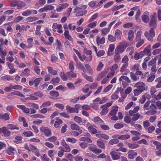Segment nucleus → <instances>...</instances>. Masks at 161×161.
<instances>
[{
	"instance_id": "obj_11",
	"label": "nucleus",
	"mask_w": 161,
	"mask_h": 161,
	"mask_svg": "<svg viewBox=\"0 0 161 161\" xmlns=\"http://www.w3.org/2000/svg\"><path fill=\"white\" fill-rule=\"evenodd\" d=\"M68 5L69 4L67 3L59 4L56 8V11L58 12H61L63 9L67 7Z\"/></svg>"
},
{
	"instance_id": "obj_42",
	"label": "nucleus",
	"mask_w": 161,
	"mask_h": 161,
	"mask_svg": "<svg viewBox=\"0 0 161 161\" xmlns=\"http://www.w3.org/2000/svg\"><path fill=\"white\" fill-rule=\"evenodd\" d=\"M87 10L80 11L76 13V16H82L86 15L87 14Z\"/></svg>"
},
{
	"instance_id": "obj_6",
	"label": "nucleus",
	"mask_w": 161,
	"mask_h": 161,
	"mask_svg": "<svg viewBox=\"0 0 161 161\" xmlns=\"http://www.w3.org/2000/svg\"><path fill=\"white\" fill-rule=\"evenodd\" d=\"M89 149L92 151L95 154H97L102 152V151L100 149H98L97 146L93 144H91V146L89 147Z\"/></svg>"
},
{
	"instance_id": "obj_63",
	"label": "nucleus",
	"mask_w": 161,
	"mask_h": 161,
	"mask_svg": "<svg viewBox=\"0 0 161 161\" xmlns=\"http://www.w3.org/2000/svg\"><path fill=\"white\" fill-rule=\"evenodd\" d=\"M23 134L25 136L29 137L33 135V133L31 131H25L23 133Z\"/></svg>"
},
{
	"instance_id": "obj_18",
	"label": "nucleus",
	"mask_w": 161,
	"mask_h": 161,
	"mask_svg": "<svg viewBox=\"0 0 161 161\" xmlns=\"http://www.w3.org/2000/svg\"><path fill=\"white\" fill-rule=\"evenodd\" d=\"M143 52H140L139 53H135L134 58L136 60L142 58L143 56Z\"/></svg>"
},
{
	"instance_id": "obj_50",
	"label": "nucleus",
	"mask_w": 161,
	"mask_h": 161,
	"mask_svg": "<svg viewBox=\"0 0 161 161\" xmlns=\"http://www.w3.org/2000/svg\"><path fill=\"white\" fill-rule=\"evenodd\" d=\"M85 52L86 53V54L87 55H89L90 56L89 58L90 60L89 61L91 62L92 59V51L91 50H87V49H85Z\"/></svg>"
},
{
	"instance_id": "obj_56",
	"label": "nucleus",
	"mask_w": 161,
	"mask_h": 161,
	"mask_svg": "<svg viewBox=\"0 0 161 161\" xmlns=\"http://www.w3.org/2000/svg\"><path fill=\"white\" fill-rule=\"evenodd\" d=\"M115 55L114 56V60L116 62H118L119 60L120 59V56L119 55V53H116L115 52Z\"/></svg>"
},
{
	"instance_id": "obj_27",
	"label": "nucleus",
	"mask_w": 161,
	"mask_h": 161,
	"mask_svg": "<svg viewBox=\"0 0 161 161\" xmlns=\"http://www.w3.org/2000/svg\"><path fill=\"white\" fill-rule=\"evenodd\" d=\"M31 149L32 151L37 156L39 157L40 156L39 152L38 150L35 147L32 146L31 147Z\"/></svg>"
},
{
	"instance_id": "obj_5",
	"label": "nucleus",
	"mask_w": 161,
	"mask_h": 161,
	"mask_svg": "<svg viewBox=\"0 0 161 161\" xmlns=\"http://www.w3.org/2000/svg\"><path fill=\"white\" fill-rule=\"evenodd\" d=\"M10 5L12 7L17 6L18 8L24 6L22 2L16 0H12L10 3Z\"/></svg>"
},
{
	"instance_id": "obj_60",
	"label": "nucleus",
	"mask_w": 161,
	"mask_h": 161,
	"mask_svg": "<svg viewBox=\"0 0 161 161\" xmlns=\"http://www.w3.org/2000/svg\"><path fill=\"white\" fill-rule=\"evenodd\" d=\"M54 7L51 5H47L44 7V9H45L46 11L53 10L54 9Z\"/></svg>"
},
{
	"instance_id": "obj_1",
	"label": "nucleus",
	"mask_w": 161,
	"mask_h": 161,
	"mask_svg": "<svg viewBox=\"0 0 161 161\" xmlns=\"http://www.w3.org/2000/svg\"><path fill=\"white\" fill-rule=\"evenodd\" d=\"M121 44L116 47L115 50L116 53H122L127 46V43L125 41L122 42Z\"/></svg>"
},
{
	"instance_id": "obj_20",
	"label": "nucleus",
	"mask_w": 161,
	"mask_h": 161,
	"mask_svg": "<svg viewBox=\"0 0 161 161\" xmlns=\"http://www.w3.org/2000/svg\"><path fill=\"white\" fill-rule=\"evenodd\" d=\"M145 90L137 88L133 90L135 96H137L142 92Z\"/></svg>"
},
{
	"instance_id": "obj_62",
	"label": "nucleus",
	"mask_w": 161,
	"mask_h": 161,
	"mask_svg": "<svg viewBox=\"0 0 161 161\" xmlns=\"http://www.w3.org/2000/svg\"><path fill=\"white\" fill-rule=\"evenodd\" d=\"M46 1L45 0H39L37 2L35 3L36 6H38L39 5L42 6L46 3Z\"/></svg>"
},
{
	"instance_id": "obj_10",
	"label": "nucleus",
	"mask_w": 161,
	"mask_h": 161,
	"mask_svg": "<svg viewBox=\"0 0 161 161\" xmlns=\"http://www.w3.org/2000/svg\"><path fill=\"white\" fill-rule=\"evenodd\" d=\"M149 13L147 12H144L142 15V20L144 23H148L149 21Z\"/></svg>"
},
{
	"instance_id": "obj_28",
	"label": "nucleus",
	"mask_w": 161,
	"mask_h": 161,
	"mask_svg": "<svg viewBox=\"0 0 161 161\" xmlns=\"http://www.w3.org/2000/svg\"><path fill=\"white\" fill-rule=\"evenodd\" d=\"M96 41L98 45H99L100 44H103L105 42V39L104 37H103L100 39L99 37H97Z\"/></svg>"
},
{
	"instance_id": "obj_55",
	"label": "nucleus",
	"mask_w": 161,
	"mask_h": 161,
	"mask_svg": "<svg viewBox=\"0 0 161 161\" xmlns=\"http://www.w3.org/2000/svg\"><path fill=\"white\" fill-rule=\"evenodd\" d=\"M30 117L32 118H45V117L44 116H43L42 114H33L31 115L30 116Z\"/></svg>"
},
{
	"instance_id": "obj_15",
	"label": "nucleus",
	"mask_w": 161,
	"mask_h": 161,
	"mask_svg": "<svg viewBox=\"0 0 161 161\" xmlns=\"http://www.w3.org/2000/svg\"><path fill=\"white\" fill-rule=\"evenodd\" d=\"M122 34L121 31L119 29L116 30L114 34V36L116 39L117 40H121V36Z\"/></svg>"
},
{
	"instance_id": "obj_9",
	"label": "nucleus",
	"mask_w": 161,
	"mask_h": 161,
	"mask_svg": "<svg viewBox=\"0 0 161 161\" xmlns=\"http://www.w3.org/2000/svg\"><path fill=\"white\" fill-rule=\"evenodd\" d=\"M135 87L139 88L145 90H146L147 89L146 88L145 84L142 82H138L134 85Z\"/></svg>"
},
{
	"instance_id": "obj_45",
	"label": "nucleus",
	"mask_w": 161,
	"mask_h": 161,
	"mask_svg": "<svg viewBox=\"0 0 161 161\" xmlns=\"http://www.w3.org/2000/svg\"><path fill=\"white\" fill-rule=\"evenodd\" d=\"M48 71L52 75H58L57 71L53 69L51 67H48Z\"/></svg>"
},
{
	"instance_id": "obj_35",
	"label": "nucleus",
	"mask_w": 161,
	"mask_h": 161,
	"mask_svg": "<svg viewBox=\"0 0 161 161\" xmlns=\"http://www.w3.org/2000/svg\"><path fill=\"white\" fill-rule=\"evenodd\" d=\"M101 108L102 109V110L100 113L101 115H105L108 113V108H105L103 105L101 106Z\"/></svg>"
},
{
	"instance_id": "obj_61",
	"label": "nucleus",
	"mask_w": 161,
	"mask_h": 161,
	"mask_svg": "<svg viewBox=\"0 0 161 161\" xmlns=\"http://www.w3.org/2000/svg\"><path fill=\"white\" fill-rule=\"evenodd\" d=\"M108 40L109 41L114 42H115L116 41V39L115 37V36H113L111 35H109L108 36Z\"/></svg>"
},
{
	"instance_id": "obj_58",
	"label": "nucleus",
	"mask_w": 161,
	"mask_h": 161,
	"mask_svg": "<svg viewBox=\"0 0 161 161\" xmlns=\"http://www.w3.org/2000/svg\"><path fill=\"white\" fill-rule=\"evenodd\" d=\"M7 126L8 127V128L12 130L16 129L17 130H19V128L16 126L15 125L12 124H9L7 125Z\"/></svg>"
},
{
	"instance_id": "obj_4",
	"label": "nucleus",
	"mask_w": 161,
	"mask_h": 161,
	"mask_svg": "<svg viewBox=\"0 0 161 161\" xmlns=\"http://www.w3.org/2000/svg\"><path fill=\"white\" fill-rule=\"evenodd\" d=\"M41 131L43 132L44 134L47 137H49L51 136L52 133L51 130L48 128L42 127L40 129Z\"/></svg>"
},
{
	"instance_id": "obj_64",
	"label": "nucleus",
	"mask_w": 161,
	"mask_h": 161,
	"mask_svg": "<svg viewBox=\"0 0 161 161\" xmlns=\"http://www.w3.org/2000/svg\"><path fill=\"white\" fill-rule=\"evenodd\" d=\"M147 96L148 95L146 94L144 95H143L142 96V98L139 100V102L141 103H143L146 101V98Z\"/></svg>"
},
{
	"instance_id": "obj_41",
	"label": "nucleus",
	"mask_w": 161,
	"mask_h": 161,
	"mask_svg": "<svg viewBox=\"0 0 161 161\" xmlns=\"http://www.w3.org/2000/svg\"><path fill=\"white\" fill-rule=\"evenodd\" d=\"M89 131L91 133L95 134L97 132V130L93 127L91 125L88 127Z\"/></svg>"
},
{
	"instance_id": "obj_8",
	"label": "nucleus",
	"mask_w": 161,
	"mask_h": 161,
	"mask_svg": "<svg viewBox=\"0 0 161 161\" xmlns=\"http://www.w3.org/2000/svg\"><path fill=\"white\" fill-rule=\"evenodd\" d=\"M149 25L150 27H153L152 28H153L154 30L156 28L157 24L156 18L154 16H152L149 23Z\"/></svg>"
},
{
	"instance_id": "obj_49",
	"label": "nucleus",
	"mask_w": 161,
	"mask_h": 161,
	"mask_svg": "<svg viewBox=\"0 0 161 161\" xmlns=\"http://www.w3.org/2000/svg\"><path fill=\"white\" fill-rule=\"evenodd\" d=\"M119 141L117 139H113L111 140L108 142L109 145H113L114 144H116L119 143Z\"/></svg>"
},
{
	"instance_id": "obj_24",
	"label": "nucleus",
	"mask_w": 161,
	"mask_h": 161,
	"mask_svg": "<svg viewBox=\"0 0 161 161\" xmlns=\"http://www.w3.org/2000/svg\"><path fill=\"white\" fill-rule=\"evenodd\" d=\"M134 37V33L132 30H130L128 33V38L129 40L131 41Z\"/></svg>"
},
{
	"instance_id": "obj_43",
	"label": "nucleus",
	"mask_w": 161,
	"mask_h": 161,
	"mask_svg": "<svg viewBox=\"0 0 161 161\" xmlns=\"http://www.w3.org/2000/svg\"><path fill=\"white\" fill-rule=\"evenodd\" d=\"M136 42H138V43L136 45L137 47H139L142 46L144 42V41L143 39H140L138 40H136Z\"/></svg>"
},
{
	"instance_id": "obj_57",
	"label": "nucleus",
	"mask_w": 161,
	"mask_h": 161,
	"mask_svg": "<svg viewBox=\"0 0 161 161\" xmlns=\"http://www.w3.org/2000/svg\"><path fill=\"white\" fill-rule=\"evenodd\" d=\"M57 140V137L55 136H52L49 137L46 140V141H47L51 142H54Z\"/></svg>"
},
{
	"instance_id": "obj_33",
	"label": "nucleus",
	"mask_w": 161,
	"mask_h": 161,
	"mask_svg": "<svg viewBox=\"0 0 161 161\" xmlns=\"http://www.w3.org/2000/svg\"><path fill=\"white\" fill-rule=\"evenodd\" d=\"M42 80V78L40 77L36 78L34 80V86L35 87L38 86Z\"/></svg>"
},
{
	"instance_id": "obj_34",
	"label": "nucleus",
	"mask_w": 161,
	"mask_h": 161,
	"mask_svg": "<svg viewBox=\"0 0 161 161\" xmlns=\"http://www.w3.org/2000/svg\"><path fill=\"white\" fill-rule=\"evenodd\" d=\"M38 19V18L36 17H29L26 19V21L27 22H31L35 21Z\"/></svg>"
},
{
	"instance_id": "obj_7",
	"label": "nucleus",
	"mask_w": 161,
	"mask_h": 161,
	"mask_svg": "<svg viewBox=\"0 0 161 161\" xmlns=\"http://www.w3.org/2000/svg\"><path fill=\"white\" fill-rule=\"evenodd\" d=\"M110 154L111 155L112 159L113 160H118L120 158L121 154L119 153L113 151L111 152L110 153Z\"/></svg>"
},
{
	"instance_id": "obj_23",
	"label": "nucleus",
	"mask_w": 161,
	"mask_h": 161,
	"mask_svg": "<svg viewBox=\"0 0 161 161\" xmlns=\"http://www.w3.org/2000/svg\"><path fill=\"white\" fill-rule=\"evenodd\" d=\"M143 116L138 113L133 114L132 117V120L133 121H136L139 118L142 119Z\"/></svg>"
},
{
	"instance_id": "obj_59",
	"label": "nucleus",
	"mask_w": 161,
	"mask_h": 161,
	"mask_svg": "<svg viewBox=\"0 0 161 161\" xmlns=\"http://www.w3.org/2000/svg\"><path fill=\"white\" fill-rule=\"evenodd\" d=\"M150 103V101H148L144 104L143 108L144 110H147L149 109Z\"/></svg>"
},
{
	"instance_id": "obj_40",
	"label": "nucleus",
	"mask_w": 161,
	"mask_h": 161,
	"mask_svg": "<svg viewBox=\"0 0 161 161\" xmlns=\"http://www.w3.org/2000/svg\"><path fill=\"white\" fill-rule=\"evenodd\" d=\"M60 78L58 77H57L55 78L52 79L51 80L50 82L54 85L56 83H58L60 82Z\"/></svg>"
},
{
	"instance_id": "obj_31",
	"label": "nucleus",
	"mask_w": 161,
	"mask_h": 161,
	"mask_svg": "<svg viewBox=\"0 0 161 161\" xmlns=\"http://www.w3.org/2000/svg\"><path fill=\"white\" fill-rule=\"evenodd\" d=\"M94 122L100 125L103 122V121L98 117L94 118Z\"/></svg>"
},
{
	"instance_id": "obj_22",
	"label": "nucleus",
	"mask_w": 161,
	"mask_h": 161,
	"mask_svg": "<svg viewBox=\"0 0 161 161\" xmlns=\"http://www.w3.org/2000/svg\"><path fill=\"white\" fill-rule=\"evenodd\" d=\"M3 132L4 135L5 136H10L11 134L9 130L8 129H6L5 127H3Z\"/></svg>"
},
{
	"instance_id": "obj_54",
	"label": "nucleus",
	"mask_w": 161,
	"mask_h": 161,
	"mask_svg": "<svg viewBox=\"0 0 161 161\" xmlns=\"http://www.w3.org/2000/svg\"><path fill=\"white\" fill-rule=\"evenodd\" d=\"M85 66L86 69V70H87L89 73L91 74H93V71L92 70L91 67L88 64H85Z\"/></svg>"
},
{
	"instance_id": "obj_25",
	"label": "nucleus",
	"mask_w": 161,
	"mask_h": 161,
	"mask_svg": "<svg viewBox=\"0 0 161 161\" xmlns=\"http://www.w3.org/2000/svg\"><path fill=\"white\" fill-rule=\"evenodd\" d=\"M0 118L5 120H8L10 119L9 114L7 113H5L4 114H0Z\"/></svg>"
},
{
	"instance_id": "obj_17",
	"label": "nucleus",
	"mask_w": 161,
	"mask_h": 161,
	"mask_svg": "<svg viewBox=\"0 0 161 161\" xmlns=\"http://www.w3.org/2000/svg\"><path fill=\"white\" fill-rule=\"evenodd\" d=\"M156 84L155 87L157 89L161 88V76L157 78L154 81Z\"/></svg>"
},
{
	"instance_id": "obj_30",
	"label": "nucleus",
	"mask_w": 161,
	"mask_h": 161,
	"mask_svg": "<svg viewBox=\"0 0 161 161\" xmlns=\"http://www.w3.org/2000/svg\"><path fill=\"white\" fill-rule=\"evenodd\" d=\"M66 109L67 112L69 113H76V110L75 108L72 107L68 105L66 106Z\"/></svg>"
},
{
	"instance_id": "obj_46",
	"label": "nucleus",
	"mask_w": 161,
	"mask_h": 161,
	"mask_svg": "<svg viewBox=\"0 0 161 161\" xmlns=\"http://www.w3.org/2000/svg\"><path fill=\"white\" fill-rule=\"evenodd\" d=\"M110 28H103L101 30V31L103 34L106 35L107 34L109 31Z\"/></svg>"
},
{
	"instance_id": "obj_26",
	"label": "nucleus",
	"mask_w": 161,
	"mask_h": 161,
	"mask_svg": "<svg viewBox=\"0 0 161 161\" xmlns=\"http://www.w3.org/2000/svg\"><path fill=\"white\" fill-rule=\"evenodd\" d=\"M97 145L101 149L105 148V144L101 140H98L97 141Z\"/></svg>"
},
{
	"instance_id": "obj_14",
	"label": "nucleus",
	"mask_w": 161,
	"mask_h": 161,
	"mask_svg": "<svg viewBox=\"0 0 161 161\" xmlns=\"http://www.w3.org/2000/svg\"><path fill=\"white\" fill-rule=\"evenodd\" d=\"M17 107L20 109L25 113L29 114L30 112V109L28 108H26L24 105H17Z\"/></svg>"
},
{
	"instance_id": "obj_29",
	"label": "nucleus",
	"mask_w": 161,
	"mask_h": 161,
	"mask_svg": "<svg viewBox=\"0 0 161 161\" xmlns=\"http://www.w3.org/2000/svg\"><path fill=\"white\" fill-rule=\"evenodd\" d=\"M22 138L19 136H16L14 139V142L17 143L19 144L21 143L22 142Z\"/></svg>"
},
{
	"instance_id": "obj_52",
	"label": "nucleus",
	"mask_w": 161,
	"mask_h": 161,
	"mask_svg": "<svg viewBox=\"0 0 161 161\" xmlns=\"http://www.w3.org/2000/svg\"><path fill=\"white\" fill-rule=\"evenodd\" d=\"M98 13H96L94 14L92 16L91 18L89 20V22H91L93 21H94L95 19H96L98 16Z\"/></svg>"
},
{
	"instance_id": "obj_12",
	"label": "nucleus",
	"mask_w": 161,
	"mask_h": 161,
	"mask_svg": "<svg viewBox=\"0 0 161 161\" xmlns=\"http://www.w3.org/2000/svg\"><path fill=\"white\" fill-rule=\"evenodd\" d=\"M76 66L78 68L82 70L84 72H86V69L83 64L81 63L80 62L76 60Z\"/></svg>"
},
{
	"instance_id": "obj_48",
	"label": "nucleus",
	"mask_w": 161,
	"mask_h": 161,
	"mask_svg": "<svg viewBox=\"0 0 161 161\" xmlns=\"http://www.w3.org/2000/svg\"><path fill=\"white\" fill-rule=\"evenodd\" d=\"M127 145L128 147L131 149H135L138 147L139 145L136 144H132L130 143H128Z\"/></svg>"
},
{
	"instance_id": "obj_13",
	"label": "nucleus",
	"mask_w": 161,
	"mask_h": 161,
	"mask_svg": "<svg viewBox=\"0 0 161 161\" xmlns=\"http://www.w3.org/2000/svg\"><path fill=\"white\" fill-rule=\"evenodd\" d=\"M49 94L51 96L49 98L54 100L56 99V97H58L59 95L58 92L56 91H51Z\"/></svg>"
},
{
	"instance_id": "obj_21",
	"label": "nucleus",
	"mask_w": 161,
	"mask_h": 161,
	"mask_svg": "<svg viewBox=\"0 0 161 161\" xmlns=\"http://www.w3.org/2000/svg\"><path fill=\"white\" fill-rule=\"evenodd\" d=\"M155 77L154 73H151L150 74L148 75L147 80L148 82H152L154 80Z\"/></svg>"
},
{
	"instance_id": "obj_2",
	"label": "nucleus",
	"mask_w": 161,
	"mask_h": 161,
	"mask_svg": "<svg viewBox=\"0 0 161 161\" xmlns=\"http://www.w3.org/2000/svg\"><path fill=\"white\" fill-rule=\"evenodd\" d=\"M144 36L148 40L151 42L153 41V38L155 36L154 28H151L149 32L147 31H145L144 33Z\"/></svg>"
},
{
	"instance_id": "obj_3",
	"label": "nucleus",
	"mask_w": 161,
	"mask_h": 161,
	"mask_svg": "<svg viewBox=\"0 0 161 161\" xmlns=\"http://www.w3.org/2000/svg\"><path fill=\"white\" fill-rule=\"evenodd\" d=\"M151 110L148 111L146 112V114H147L153 115L155 114L157 111L156 110L157 108L156 107V105L153 104H151L150 105L149 109Z\"/></svg>"
},
{
	"instance_id": "obj_19",
	"label": "nucleus",
	"mask_w": 161,
	"mask_h": 161,
	"mask_svg": "<svg viewBox=\"0 0 161 161\" xmlns=\"http://www.w3.org/2000/svg\"><path fill=\"white\" fill-rule=\"evenodd\" d=\"M140 109V107L138 106H136L133 110L129 111V115L131 116L133 115V114L136 113Z\"/></svg>"
},
{
	"instance_id": "obj_39",
	"label": "nucleus",
	"mask_w": 161,
	"mask_h": 161,
	"mask_svg": "<svg viewBox=\"0 0 161 161\" xmlns=\"http://www.w3.org/2000/svg\"><path fill=\"white\" fill-rule=\"evenodd\" d=\"M150 46H149L147 47L142 52L143 53V55H144L145 54H147L149 55H151V53H150Z\"/></svg>"
},
{
	"instance_id": "obj_38",
	"label": "nucleus",
	"mask_w": 161,
	"mask_h": 161,
	"mask_svg": "<svg viewBox=\"0 0 161 161\" xmlns=\"http://www.w3.org/2000/svg\"><path fill=\"white\" fill-rule=\"evenodd\" d=\"M14 148L10 147L7 149L6 152L9 155H12L14 154Z\"/></svg>"
},
{
	"instance_id": "obj_51",
	"label": "nucleus",
	"mask_w": 161,
	"mask_h": 161,
	"mask_svg": "<svg viewBox=\"0 0 161 161\" xmlns=\"http://www.w3.org/2000/svg\"><path fill=\"white\" fill-rule=\"evenodd\" d=\"M136 152H133L128 155V157L130 159H133L137 155Z\"/></svg>"
},
{
	"instance_id": "obj_37",
	"label": "nucleus",
	"mask_w": 161,
	"mask_h": 161,
	"mask_svg": "<svg viewBox=\"0 0 161 161\" xmlns=\"http://www.w3.org/2000/svg\"><path fill=\"white\" fill-rule=\"evenodd\" d=\"M125 80L126 82L128 83H130L131 82V81L130 79L127 76H121L119 79V81H123V80Z\"/></svg>"
},
{
	"instance_id": "obj_16",
	"label": "nucleus",
	"mask_w": 161,
	"mask_h": 161,
	"mask_svg": "<svg viewBox=\"0 0 161 161\" xmlns=\"http://www.w3.org/2000/svg\"><path fill=\"white\" fill-rule=\"evenodd\" d=\"M118 108L117 106H114L113 107L111 110V111L110 112L109 114L111 116H114L115 115L118 111Z\"/></svg>"
},
{
	"instance_id": "obj_53",
	"label": "nucleus",
	"mask_w": 161,
	"mask_h": 161,
	"mask_svg": "<svg viewBox=\"0 0 161 161\" xmlns=\"http://www.w3.org/2000/svg\"><path fill=\"white\" fill-rule=\"evenodd\" d=\"M11 94L12 95H17L21 97H25V96L23 94L19 91H15L12 92Z\"/></svg>"
},
{
	"instance_id": "obj_44",
	"label": "nucleus",
	"mask_w": 161,
	"mask_h": 161,
	"mask_svg": "<svg viewBox=\"0 0 161 161\" xmlns=\"http://www.w3.org/2000/svg\"><path fill=\"white\" fill-rule=\"evenodd\" d=\"M130 137V136L128 134L122 135L119 136L118 139L121 140H126L129 139Z\"/></svg>"
},
{
	"instance_id": "obj_32",
	"label": "nucleus",
	"mask_w": 161,
	"mask_h": 161,
	"mask_svg": "<svg viewBox=\"0 0 161 161\" xmlns=\"http://www.w3.org/2000/svg\"><path fill=\"white\" fill-rule=\"evenodd\" d=\"M66 75L70 79H72L73 78H76V74L73 72H67L66 73Z\"/></svg>"
},
{
	"instance_id": "obj_36",
	"label": "nucleus",
	"mask_w": 161,
	"mask_h": 161,
	"mask_svg": "<svg viewBox=\"0 0 161 161\" xmlns=\"http://www.w3.org/2000/svg\"><path fill=\"white\" fill-rule=\"evenodd\" d=\"M81 75L82 76L88 81L91 82L93 81V79L92 77L89 76L87 75L84 73H82Z\"/></svg>"
},
{
	"instance_id": "obj_47",
	"label": "nucleus",
	"mask_w": 161,
	"mask_h": 161,
	"mask_svg": "<svg viewBox=\"0 0 161 161\" xmlns=\"http://www.w3.org/2000/svg\"><path fill=\"white\" fill-rule=\"evenodd\" d=\"M130 77L131 79L134 81H136L139 79V76H136L135 74H134L133 73L131 72L130 73Z\"/></svg>"
}]
</instances>
